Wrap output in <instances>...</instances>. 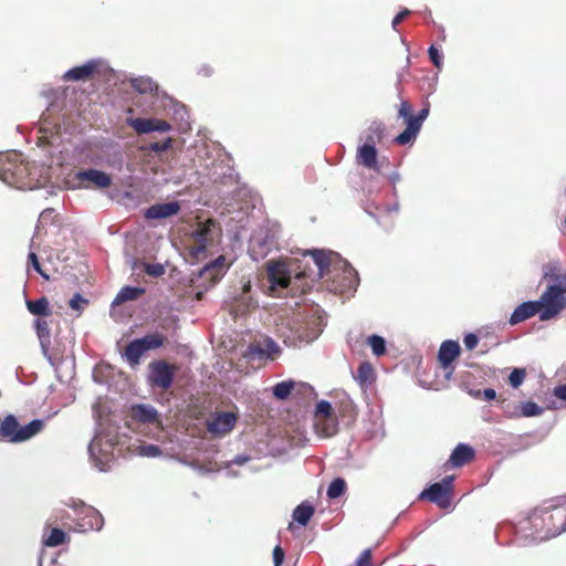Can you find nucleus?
<instances>
[{"instance_id": "obj_45", "label": "nucleus", "mask_w": 566, "mask_h": 566, "mask_svg": "<svg viewBox=\"0 0 566 566\" xmlns=\"http://www.w3.org/2000/svg\"><path fill=\"white\" fill-rule=\"evenodd\" d=\"M331 416H335L333 413V407H332L331 402L327 400L318 401L316 405V408H315V418L331 417Z\"/></svg>"}, {"instance_id": "obj_34", "label": "nucleus", "mask_w": 566, "mask_h": 566, "mask_svg": "<svg viewBox=\"0 0 566 566\" xmlns=\"http://www.w3.org/2000/svg\"><path fill=\"white\" fill-rule=\"evenodd\" d=\"M295 382L293 380H285L274 385L272 392L273 396L279 400H284L291 395Z\"/></svg>"}, {"instance_id": "obj_59", "label": "nucleus", "mask_w": 566, "mask_h": 566, "mask_svg": "<svg viewBox=\"0 0 566 566\" xmlns=\"http://www.w3.org/2000/svg\"><path fill=\"white\" fill-rule=\"evenodd\" d=\"M483 398L488 401L494 400L496 398V391L493 388H485L482 391Z\"/></svg>"}, {"instance_id": "obj_52", "label": "nucleus", "mask_w": 566, "mask_h": 566, "mask_svg": "<svg viewBox=\"0 0 566 566\" xmlns=\"http://www.w3.org/2000/svg\"><path fill=\"white\" fill-rule=\"evenodd\" d=\"M285 557L284 549L276 545L273 549V564L274 566H281Z\"/></svg>"}, {"instance_id": "obj_32", "label": "nucleus", "mask_w": 566, "mask_h": 566, "mask_svg": "<svg viewBox=\"0 0 566 566\" xmlns=\"http://www.w3.org/2000/svg\"><path fill=\"white\" fill-rule=\"evenodd\" d=\"M25 305L28 311L38 316H50L51 315V308L50 303L46 297L42 296L35 301L27 300Z\"/></svg>"}, {"instance_id": "obj_16", "label": "nucleus", "mask_w": 566, "mask_h": 566, "mask_svg": "<svg viewBox=\"0 0 566 566\" xmlns=\"http://www.w3.org/2000/svg\"><path fill=\"white\" fill-rule=\"evenodd\" d=\"M74 180L78 182L76 187H81L85 181L91 182L101 189L108 188L112 185V178L109 175L95 168L76 171Z\"/></svg>"}, {"instance_id": "obj_19", "label": "nucleus", "mask_w": 566, "mask_h": 566, "mask_svg": "<svg viewBox=\"0 0 566 566\" xmlns=\"http://www.w3.org/2000/svg\"><path fill=\"white\" fill-rule=\"evenodd\" d=\"M130 417L133 420L143 424H155L159 422L157 409L147 403L133 405L130 408Z\"/></svg>"}, {"instance_id": "obj_10", "label": "nucleus", "mask_w": 566, "mask_h": 566, "mask_svg": "<svg viewBox=\"0 0 566 566\" xmlns=\"http://www.w3.org/2000/svg\"><path fill=\"white\" fill-rule=\"evenodd\" d=\"M453 475L444 476L440 482L432 483L420 494V500H429L441 509H447L451 502Z\"/></svg>"}, {"instance_id": "obj_50", "label": "nucleus", "mask_w": 566, "mask_h": 566, "mask_svg": "<svg viewBox=\"0 0 566 566\" xmlns=\"http://www.w3.org/2000/svg\"><path fill=\"white\" fill-rule=\"evenodd\" d=\"M87 304L88 300L83 297L80 293H75L69 302L70 307L77 312H82Z\"/></svg>"}, {"instance_id": "obj_44", "label": "nucleus", "mask_w": 566, "mask_h": 566, "mask_svg": "<svg viewBox=\"0 0 566 566\" xmlns=\"http://www.w3.org/2000/svg\"><path fill=\"white\" fill-rule=\"evenodd\" d=\"M501 409L507 418H520V406L506 402L505 399H500Z\"/></svg>"}, {"instance_id": "obj_4", "label": "nucleus", "mask_w": 566, "mask_h": 566, "mask_svg": "<svg viewBox=\"0 0 566 566\" xmlns=\"http://www.w3.org/2000/svg\"><path fill=\"white\" fill-rule=\"evenodd\" d=\"M45 421L33 419L25 426H21L13 415L6 416L0 421V441L21 443L30 440L44 428Z\"/></svg>"}, {"instance_id": "obj_60", "label": "nucleus", "mask_w": 566, "mask_h": 566, "mask_svg": "<svg viewBox=\"0 0 566 566\" xmlns=\"http://www.w3.org/2000/svg\"><path fill=\"white\" fill-rule=\"evenodd\" d=\"M429 115V104L427 103L424 105V107L419 111V113L417 115H415L421 123H423L426 120V118L428 117Z\"/></svg>"}, {"instance_id": "obj_29", "label": "nucleus", "mask_w": 566, "mask_h": 566, "mask_svg": "<svg viewBox=\"0 0 566 566\" xmlns=\"http://www.w3.org/2000/svg\"><path fill=\"white\" fill-rule=\"evenodd\" d=\"M411 105L407 101H401L398 109V116L406 120L407 129L418 135L423 123H421L416 116L411 115Z\"/></svg>"}, {"instance_id": "obj_24", "label": "nucleus", "mask_w": 566, "mask_h": 566, "mask_svg": "<svg viewBox=\"0 0 566 566\" xmlns=\"http://www.w3.org/2000/svg\"><path fill=\"white\" fill-rule=\"evenodd\" d=\"M315 432L321 438H331L338 431V419L336 416L315 418Z\"/></svg>"}, {"instance_id": "obj_41", "label": "nucleus", "mask_w": 566, "mask_h": 566, "mask_svg": "<svg viewBox=\"0 0 566 566\" xmlns=\"http://www.w3.org/2000/svg\"><path fill=\"white\" fill-rule=\"evenodd\" d=\"M367 344L370 346L373 354L377 357L386 353V340L379 335H371L367 338Z\"/></svg>"}, {"instance_id": "obj_64", "label": "nucleus", "mask_w": 566, "mask_h": 566, "mask_svg": "<svg viewBox=\"0 0 566 566\" xmlns=\"http://www.w3.org/2000/svg\"><path fill=\"white\" fill-rule=\"evenodd\" d=\"M388 179L391 184L395 185L397 181H399L400 175L397 171H394L388 176Z\"/></svg>"}, {"instance_id": "obj_28", "label": "nucleus", "mask_w": 566, "mask_h": 566, "mask_svg": "<svg viewBox=\"0 0 566 566\" xmlns=\"http://www.w3.org/2000/svg\"><path fill=\"white\" fill-rule=\"evenodd\" d=\"M34 328L43 355L51 360V357L49 356V347L51 345V329L49 323L45 319L36 318L34 321Z\"/></svg>"}, {"instance_id": "obj_25", "label": "nucleus", "mask_w": 566, "mask_h": 566, "mask_svg": "<svg viewBox=\"0 0 566 566\" xmlns=\"http://www.w3.org/2000/svg\"><path fill=\"white\" fill-rule=\"evenodd\" d=\"M386 127L381 120H373L367 129L361 134L363 145H376L385 137Z\"/></svg>"}, {"instance_id": "obj_61", "label": "nucleus", "mask_w": 566, "mask_h": 566, "mask_svg": "<svg viewBox=\"0 0 566 566\" xmlns=\"http://www.w3.org/2000/svg\"><path fill=\"white\" fill-rule=\"evenodd\" d=\"M175 114H176L177 116H179V118H180L181 120H184V119H185V115H187V111H186V108H185V105L177 104V105H176V109H175Z\"/></svg>"}, {"instance_id": "obj_51", "label": "nucleus", "mask_w": 566, "mask_h": 566, "mask_svg": "<svg viewBox=\"0 0 566 566\" xmlns=\"http://www.w3.org/2000/svg\"><path fill=\"white\" fill-rule=\"evenodd\" d=\"M417 137V134H415L413 132H410L409 129H405L402 133H400L396 138H395V143L399 144V145H407L411 142H413Z\"/></svg>"}, {"instance_id": "obj_43", "label": "nucleus", "mask_w": 566, "mask_h": 566, "mask_svg": "<svg viewBox=\"0 0 566 566\" xmlns=\"http://www.w3.org/2000/svg\"><path fill=\"white\" fill-rule=\"evenodd\" d=\"M261 343L263 345L266 358L273 359L274 356L280 353V346L271 337L264 338V340Z\"/></svg>"}, {"instance_id": "obj_26", "label": "nucleus", "mask_w": 566, "mask_h": 566, "mask_svg": "<svg viewBox=\"0 0 566 566\" xmlns=\"http://www.w3.org/2000/svg\"><path fill=\"white\" fill-rule=\"evenodd\" d=\"M474 458V449L465 443H459L452 451L449 463L454 468H460Z\"/></svg>"}, {"instance_id": "obj_63", "label": "nucleus", "mask_w": 566, "mask_h": 566, "mask_svg": "<svg viewBox=\"0 0 566 566\" xmlns=\"http://www.w3.org/2000/svg\"><path fill=\"white\" fill-rule=\"evenodd\" d=\"M54 212V209L52 208H48V209H44L41 214H40V219L41 220H46L48 218H50V216Z\"/></svg>"}, {"instance_id": "obj_62", "label": "nucleus", "mask_w": 566, "mask_h": 566, "mask_svg": "<svg viewBox=\"0 0 566 566\" xmlns=\"http://www.w3.org/2000/svg\"><path fill=\"white\" fill-rule=\"evenodd\" d=\"M198 74L202 75V76H210L212 74V67L209 66V65H202L199 71H198Z\"/></svg>"}, {"instance_id": "obj_9", "label": "nucleus", "mask_w": 566, "mask_h": 566, "mask_svg": "<svg viewBox=\"0 0 566 566\" xmlns=\"http://www.w3.org/2000/svg\"><path fill=\"white\" fill-rule=\"evenodd\" d=\"M113 447L114 444L111 440L103 442V439L98 434H96L88 444L91 462L98 471L106 472L109 470V464L115 459Z\"/></svg>"}, {"instance_id": "obj_39", "label": "nucleus", "mask_w": 566, "mask_h": 566, "mask_svg": "<svg viewBox=\"0 0 566 566\" xmlns=\"http://www.w3.org/2000/svg\"><path fill=\"white\" fill-rule=\"evenodd\" d=\"M544 412V408L533 401L522 402L520 406V417H537Z\"/></svg>"}, {"instance_id": "obj_1", "label": "nucleus", "mask_w": 566, "mask_h": 566, "mask_svg": "<svg viewBox=\"0 0 566 566\" xmlns=\"http://www.w3.org/2000/svg\"><path fill=\"white\" fill-rule=\"evenodd\" d=\"M303 255H312L317 266L319 277L328 275L332 272V268H334V270H336V268L342 269V282L335 286L339 293L347 294L356 291L359 284L358 273L346 260H343L338 253L329 250L313 249L305 250Z\"/></svg>"}, {"instance_id": "obj_38", "label": "nucleus", "mask_w": 566, "mask_h": 566, "mask_svg": "<svg viewBox=\"0 0 566 566\" xmlns=\"http://www.w3.org/2000/svg\"><path fill=\"white\" fill-rule=\"evenodd\" d=\"M66 539V533L57 527L51 530L50 535L43 539L44 545L49 547H56L63 544Z\"/></svg>"}, {"instance_id": "obj_18", "label": "nucleus", "mask_w": 566, "mask_h": 566, "mask_svg": "<svg viewBox=\"0 0 566 566\" xmlns=\"http://www.w3.org/2000/svg\"><path fill=\"white\" fill-rule=\"evenodd\" d=\"M266 269L269 281L273 290L285 289L289 286L291 276L283 263L270 261L266 264Z\"/></svg>"}, {"instance_id": "obj_47", "label": "nucleus", "mask_w": 566, "mask_h": 566, "mask_svg": "<svg viewBox=\"0 0 566 566\" xmlns=\"http://www.w3.org/2000/svg\"><path fill=\"white\" fill-rule=\"evenodd\" d=\"M28 265H29V268H32L35 272H38L44 280L48 281L50 279L49 274L42 270L36 253H34V252L29 253Z\"/></svg>"}, {"instance_id": "obj_56", "label": "nucleus", "mask_w": 566, "mask_h": 566, "mask_svg": "<svg viewBox=\"0 0 566 566\" xmlns=\"http://www.w3.org/2000/svg\"><path fill=\"white\" fill-rule=\"evenodd\" d=\"M553 394L557 399L566 401V384L556 386Z\"/></svg>"}, {"instance_id": "obj_20", "label": "nucleus", "mask_w": 566, "mask_h": 566, "mask_svg": "<svg viewBox=\"0 0 566 566\" xmlns=\"http://www.w3.org/2000/svg\"><path fill=\"white\" fill-rule=\"evenodd\" d=\"M180 211V203L178 201H169L163 203H155L146 209L145 218L147 220H159L172 217Z\"/></svg>"}, {"instance_id": "obj_7", "label": "nucleus", "mask_w": 566, "mask_h": 566, "mask_svg": "<svg viewBox=\"0 0 566 566\" xmlns=\"http://www.w3.org/2000/svg\"><path fill=\"white\" fill-rule=\"evenodd\" d=\"M67 506L75 513L76 527L80 532L101 531L104 525L103 515L93 506L81 500L71 499Z\"/></svg>"}, {"instance_id": "obj_40", "label": "nucleus", "mask_w": 566, "mask_h": 566, "mask_svg": "<svg viewBox=\"0 0 566 566\" xmlns=\"http://www.w3.org/2000/svg\"><path fill=\"white\" fill-rule=\"evenodd\" d=\"M243 356L249 360H262L266 358L261 342L250 344Z\"/></svg>"}, {"instance_id": "obj_27", "label": "nucleus", "mask_w": 566, "mask_h": 566, "mask_svg": "<svg viewBox=\"0 0 566 566\" xmlns=\"http://www.w3.org/2000/svg\"><path fill=\"white\" fill-rule=\"evenodd\" d=\"M377 154L374 145H361L357 149V159L364 167L379 171Z\"/></svg>"}, {"instance_id": "obj_35", "label": "nucleus", "mask_w": 566, "mask_h": 566, "mask_svg": "<svg viewBox=\"0 0 566 566\" xmlns=\"http://www.w3.org/2000/svg\"><path fill=\"white\" fill-rule=\"evenodd\" d=\"M374 368L368 361L360 363L356 371V380L359 384H367L373 381Z\"/></svg>"}, {"instance_id": "obj_21", "label": "nucleus", "mask_w": 566, "mask_h": 566, "mask_svg": "<svg viewBox=\"0 0 566 566\" xmlns=\"http://www.w3.org/2000/svg\"><path fill=\"white\" fill-rule=\"evenodd\" d=\"M102 64V60L92 59L83 65L74 66L66 71L63 75L65 81H84L91 77L97 67Z\"/></svg>"}, {"instance_id": "obj_55", "label": "nucleus", "mask_w": 566, "mask_h": 566, "mask_svg": "<svg viewBox=\"0 0 566 566\" xmlns=\"http://www.w3.org/2000/svg\"><path fill=\"white\" fill-rule=\"evenodd\" d=\"M195 239H196V242L198 243V250L199 251H203L206 249V233L203 231H196L195 232Z\"/></svg>"}, {"instance_id": "obj_30", "label": "nucleus", "mask_w": 566, "mask_h": 566, "mask_svg": "<svg viewBox=\"0 0 566 566\" xmlns=\"http://www.w3.org/2000/svg\"><path fill=\"white\" fill-rule=\"evenodd\" d=\"M144 293V287L126 285L119 290V292L113 300L112 305L117 306L124 302L137 300Z\"/></svg>"}, {"instance_id": "obj_6", "label": "nucleus", "mask_w": 566, "mask_h": 566, "mask_svg": "<svg viewBox=\"0 0 566 566\" xmlns=\"http://www.w3.org/2000/svg\"><path fill=\"white\" fill-rule=\"evenodd\" d=\"M275 226H263L255 230L249 241V253L255 261L264 259L276 245Z\"/></svg>"}, {"instance_id": "obj_8", "label": "nucleus", "mask_w": 566, "mask_h": 566, "mask_svg": "<svg viewBox=\"0 0 566 566\" xmlns=\"http://www.w3.org/2000/svg\"><path fill=\"white\" fill-rule=\"evenodd\" d=\"M566 502L565 497H556L549 501L544 502L541 506L536 507L531 512L525 521L527 525H522V530L532 531L533 539L535 542L538 541V535H543L546 527V518L545 514H548L549 511L556 510L557 506H562V504Z\"/></svg>"}, {"instance_id": "obj_3", "label": "nucleus", "mask_w": 566, "mask_h": 566, "mask_svg": "<svg viewBox=\"0 0 566 566\" xmlns=\"http://www.w3.org/2000/svg\"><path fill=\"white\" fill-rule=\"evenodd\" d=\"M29 175L30 165L24 163L21 153H0V179L4 184L18 189L32 188Z\"/></svg>"}, {"instance_id": "obj_46", "label": "nucleus", "mask_w": 566, "mask_h": 566, "mask_svg": "<svg viewBox=\"0 0 566 566\" xmlns=\"http://www.w3.org/2000/svg\"><path fill=\"white\" fill-rule=\"evenodd\" d=\"M138 454L146 458H156L161 454V449L156 444H143L138 448Z\"/></svg>"}, {"instance_id": "obj_49", "label": "nucleus", "mask_w": 566, "mask_h": 566, "mask_svg": "<svg viewBox=\"0 0 566 566\" xmlns=\"http://www.w3.org/2000/svg\"><path fill=\"white\" fill-rule=\"evenodd\" d=\"M144 271L153 277H160L165 274V266L161 263H145Z\"/></svg>"}, {"instance_id": "obj_36", "label": "nucleus", "mask_w": 566, "mask_h": 566, "mask_svg": "<svg viewBox=\"0 0 566 566\" xmlns=\"http://www.w3.org/2000/svg\"><path fill=\"white\" fill-rule=\"evenodd\" d=\"M174 139L171 137H165L161 142H154L145 144L140 147V149L145 153L151 151V153H161L166 151L172 146Z\"/></svg>"}, {"instance_id": "obj_31", "label": "nucleus", "mask_w": 566, "mask_h": 566, "mask_svg": "<svg viewBox=\"0 0 566 566\" xmlns=\"http://www.w3.org/2000/svg\"><path fill=\"white\" fill-rule=\"evenodd\" d=\"M315 512V509L312 504L308 502H302L298 504L294 511H293V518L300 525L306 526L312 518L313 514Z\"/></svg>"}, {"instance_id": "obj_33", "label": "nucleus", "mask_w": 566, "mask_h": 566, "mask_svg": "<svg viewBox=\"0 0 566 566\" xmlns=\"http://www.w3.org/2000/svg\"><path fill=\"white\" fill-rule=\"evenodd\" d=\"M130 84L134 90L142 94L153 93L154 91L158 90L157 83L147 76L132 78Z\"/></svg>"}, {"instance_id": "obj_23", "label": "nucleus", "mask_w": 566, "mask_h": 566, "mask_svg": "<svg viewBox=\"0 0 566 566\" xmlns=\"http://www.w3.org/2000/svg\"><path fill=\"white\" fill-rule=\"evenodd\" d=\"M461 348L455 340H444L438 353V359L443 368L449 367L452 361L460 355Z\"/></svg>"}, {"instance_id": "obj_53", "label": "nucleus", "mask_w": 566, "mask_h": 566, "mask_svg": "<svg viewBox=\"0 0 566 566\" xmlns=\"http://www.w3.org/2000/svg\"><path fill=\"white\" fill-rule=\"evenodd\" d=\"M463 342L467 349L472 350L476 347L479 343V337L473 333H469L464 336Z\"/></svg>"}, {"instance_id": "obj_14", "label": "nucleus", "mask_w": 566, "mask_h": 566, "mask_svg": "<svg viewBox=\"0 0 566 566\" xmlns=\"http://www.w3.org/2000/svg\"><path fill=\"white\" fill-rule=\"evenodd\" d=\"M546 518V527L543 535H538V541L543 542L553 538L564 532H566V514L559 510L549 511L548 514L544 515Z\"/></svg>"}, {"instance_id": "obj_54", "label": "nucleus", "mask_w": 566, "mask_h": 566, "mask_svg": "<svg viewBox=\"0 0 566 566\" xmlns=\"http://www.w3.org/2000/svg\"><path fill=\"white\" fill-rule=\"evenodd\" d=\"M411 13V11L409 9H402L399 13L396 14V17L392 19L391 21V27L392 29H396L397 25L403 20L406 19L409 14Z\"/></svg>"}, {"instance_id": "obj_13", "label": "nucleus", "mask_w": 566, "mask_h": 566, "mask_svg": "<svg viewBox=\"0 0 566 566\" xmlns=\"http://www.w3.org/2000/svg\"><path fill=\"white\" fill-rule=\"evenodd\" d=\"M127 124L137 134L168 133L172 129L168 122L155 117L128 118Z\"/></svg>"}, {"instance_id": "obj_11", "label": "nucleus", "mask_w": 566, "mask_h": 566, "mask_svg": "<svg viewBox=\"0 0 566 566\" xmlns=\"http://www.w3.org/2000/svg\"><path fill=\"white\" fill-rule=\"evenodd\" d=\"M164 337L159 334H148L128 343L124 356L130 365L139 363L142 356L150 350L163 346Z\"/></svg>"}, {"instance_id": "obj_22", "label": "nucleus", "mask_w": 566, "mask_h": 566, "mask_svg": "<svg viewBox=\"0 0 566 566\" xmlns=\"http://www.w3.org/2000/svg\"><path fill=\"white\" fill-rule=\"evenodd\" d=\"M227 271L228 265L226 264V258L223 255H219L202 268L200 276L210 279L212 282H217L227 273Z\"/></svg>"}, {"instance_id": "obj_15", "label": "nucleus", "mask_w": 566, "mask_h": 566, "mask_svg": "<svg viewBox=\"0 0 566 566\" xmlns=\"http://www.w3.org/2000/svg\"><path fill=\"white\" fill-rule=\"evenodd\" d=\"M545 308L544 301L539 297L537 301H526L520 304L511 314L509 318V324L514 326L518 323H522L535 314L539 315V312Z\"/></svg>"}, {"instance_id": "obj_37", "label": "nucleus", "mask_w": 566, "mask_h": 566, "mask_svg": "<svg viewBox=\"0 0 566 566\" xmlns=\"http://www.w3.org/2000/svg\"><path fill=\"white\" fill-rule=\"evenodd\" d=\"M346 491V482L343 478L334 479L327 488V497L331 500L337 499Z\"/></svg>"}, {"instance_id": "obj_5", "label": "nucleus", "mask_w": 566, "mask_h": 566, "mask_svg": "<svg viewBox=\"0 0 566 566\" xmlns=\"http://www.w3.org/2000/svg\"><path fill=\"white\" fill-rule=\"evenodd\" d=\"M323 332V324L319 318L312 317L306 321H293L287 333L282 332L283 343L286 346L301 348L315 340Z\"/></svg>"}, {"instance_id": "obj_42", "label": "nucleus", "mask_w": 566, "mask_h": 566, "mask_svg": "<svg viewBox=\"0 0 566 566\" xmlns=\"http://www.w3.org/2000/svg\"><path fill=\"white\" fill-rule=\"evenodd\" d=\"M526 376V371L524 368H514L510 376H509V382L513 388H518Z\"/></svg>"}, {"instance_id": "obj_12", "label": "nucleus", "mask_w": 566, "mask_h": 566, "mask_svg": "<svg viewBox=\"0 0 566 566\" xmlns=\"http://www.w3.org/2000/svg\"><path fill=\"white\" fill-rule=\"evenodd\" d=\"M175 378V368L165 360H155L148 365V385L153 388L167 390Z\"/></svg>"}, {"instance_id": "obj_2", "label": "nucleus", "mask_w": 566, "mask_h": 566, "mask_svg": "<svg viewBox=\"0 0 566 566\" xmlns=\"http://www.w3.org/2000/svg\"><path fill=\"white\" fill-rule=\"evenodd\" d=\"M544 277L551 281L541 298L545 308L539 312L541 321H549L566 308V271H562L558 263H548L544 268Z\"/></svg>"}, {"instance_id": "obj_48", "label": "nucleus", "mask_w": 566, "mask_h": 566, "mask_svg": "<svg viewBox=\"0 0 566 566\" xmlns=\"http://www.w3.org/2000/svg\"><path fill=\"white\" fill-rule=\"evenodd\" d=\"M429 59L432 62V64L438 69L441 70L443 65V54L442 52L437 49L434 45H431L428 49Z\"/></svg>"}, {"instance_id": "obj_57", "label": "nucleus", "mask_w": 566, "mask_h": 566, "mask_svg": "<svg viewBox=\"0 0 566 566\" xmlns=\"http://www.w3.org/2000/svg\"><path fill=\"white\" fill-rule=\"evenodd\" d=\"M250 459L251 458L247 454H238L230 461V464L243 465L250 461ZM227 469H229V463L227 464Z\"/></svg>"}, {"instance_id": "obj_17", "label": "nucleus", "mask_w": 566, "mask_h": 566, "mask_svg": "<svg viewBox=\"0 0 566 566\" xmlns=\"http://www.w3.org/2000/svg\"><path fill=\"white\" fill-rule=\"evenodd\" d=\"M237 422V417L232 412H219L207 422V429L214 436L229 433Z\"/></svg>"}, {"instance_id": "obj_58", "label": "nucleus", "mask_w": 566, "mask_h": 566, "mask_svg": "<svg viewBox=\"0 0 566 566\" xmlns=\"http://www.w3.org/2000/svg\"><path fill=\"white\" fill-rule=\"evenodd\" d=\"M114 160L109 164L112 167L120 169L123 166V154L120 150H116L114 154Z\"/></svg>"}]
</instances>
